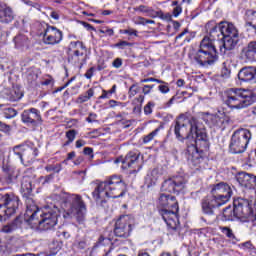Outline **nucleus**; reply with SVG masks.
Masks as SVG:
<instances>
[{
	"instance_id": "1",
	"label": "nucleus",
	"mask_w": 256,
	"mask_h": 256,
	"mask_svg": "<svg viewBox=\"0 0 256 256\" xmlns=\"http://www.w3.org/2000/svg\"><path fill=\"white\" fill-rule=\"evenodd\" d=\"M170 131H173L176 139L181 143L187 141L186 159L190 165L199 167L205 159L203 151L209 149V139L203 122L193 117L185 118L184 115H180L171 125Z\"/></svg>"
},
{
	"instance_id": "2",
	"label": "nucleus",
	"mask_w": 256,
	"mask_h": 256,
	"mask_svg": "<svg viewBox=\"0 0 256 256\" xmlns=\"http://www.w3.org/2000/svg\"><path fill=\"white\" fill-rule=\"evenodd\" d=\"M25 219L31 225H37L40 231H51L59 219V207L54 204L46 206L43 211L39 210L32 198L26 197Z\"/></svg>"
},
{
	"instance_id": "3",
	"label": "nucleus",
	"mask_w": 256,
	"mask_h": 256,
	"mask_svg": "<svg viewBox=\"0 0 256 256\" xmlns=\"http://www.w3.org/2000/svg\"><path fill=\"white\" fill-rule=\"evenodd\" d=\"M92 195L97 205H105L107 199H118L125 195V182L119 176H112L109 180L96 185Z\"/></svg>"
},
{
	"instance_id": "4",
	"label": "nucleus",
	"mask_w": 256,
	"mask_h": 256,
	"mask_svg": "<svg viewBox=\"0 0 256 256\" xmlns=\"http://www.w3.org/2000/svg\"><path fill=\"white\" fill-rule=\"evenodd\" d=\"M56 199H61V207L64 210V219H76L78 223L85 220L87 215V204L83 201V197L79 194L63 193L60 196H55Z\"/></svg>"
},
{
	"instance_id": "5",
	"label": "nucleus",
	"mask_w": 256,
	"mask_h": 256,
	"mask_svg": "<svg viewBox=\"0 0 256 256\" xmlns=\"http://www.w3.org/2000/svg\"><path fill=\"white\" fill-rule=\"evenodd\" d=\"M222 100L232 111H241L251 107L256 101V96L251 90L230 88L224 91Z\"/></svg>"
},
{
	"instance_id": "6",
	"label": "nucleus",
	"mask_w": 256,
	"mask_h": 256,
	"mask_svg": "<svg viewBox=\"0 0 256 256\" xmlns=\"http://www.w3.org/2000/svg\"><path fill=\"white\" fill-rule=\"evenodd\" d=\"M159 207H163L159 210L163 221L170 229H177L179 225V203L175 196H171L167 193L160 194L158 199Z\"/></svg>"
},
{
	"instance_id": "7",
	"label": "nucleus",
	"mask_w": 256,
	"mask_h": 256,
	"mask_svg": "<svg viewBox=\"0 0 256 256\" xmlns=\"http://www.w3.org/2000/svg\"><path fill=\"white\" fill-rule=\"evenodd\" d=\"M193 59L201 67L213 65L219 59L217 48L209 36H205L200 42L198 50L193 54Z\"/></svg>"
},
{
	"instance_id": "8",
	"label": "nucleus",
	"mask_w": 256,
	"mask_h": 256,
	"mask_svg": "<svg viewBox=\"0 0 256 256\" xmlns=\"http://www.w3.org/2000/svg\"><path fill=\"white\" fill-rule=\"evenodd\" d=\"M223 42L220 46L221 55H225L227 51H233L239 43V30L235 24L231 22H222Z\"/></svg>"
},
{
	"instance_id": "9",
	"label": "nucleus",
	"mask_w": 256,
	"mask_h": 256,
	"mask_svg": "<svg viewBox=\"0 0 256 256\" xmlns=\"http://www.w3.org/2000/svg\"><path fill=\"white\" fill-rule=\"evenodd\" d=\"M249 141H251V131L244 128L238 129L231 137L229 149L234 154L245 153Z\"/></svg>"
},
{
	"instance_id": "10",
	"label": "nucleus",
	"mask_w": 256,
	"mask_h": 256,
	"mask_svg": "<svg viewBox=\"0 0 256 256\" xmlns=\"http://www.w3.org/2000/svg\"><path fill=\"white\" fill-rule=\"evenodd\" d=\"M3 204H0V223L7 221V217L15 215L19 209V197L13 193H6L2 196Z\"/></svg>"
},
{
	"instance_id": "11",
	"label": "nucleus",
	"mask_w": 256,
	"mask_h": 256,
	"mask_svg": "<svg viewBox=\"0 0 256 256\" xmlns=\"http://www.w3.org/2000/svg\"><path fill=\"white\" fill-rule=\"evenodd\" d=\"M68 51L72 54L71 61L81 69L87 63V47L82 41H72L68 46Z\"/></svg>"
},
{
	"instance_id": "12",
	"label": "nucleus",
	"mask_w": 256,
	"mask_h": 256,
	"mask_svg": "<svg viewBox=\"0 0 256 256\" xmlns=\"http://www.w3.org/2000/svg\"><path fill=\"white\" fill-rule=\"evenodd\" d=\"M135 227V218L131 215L120 216L115 223L114 234L116 237L127 239Z\"/></svg>"
},
{
	"instance_id": "13",
	"label": "nucleus",
	"mask_w": 256,
	"mask_h": 256,
	"mask_svg": "<svg viewBox=\"0 0 256 256\" xmlns=\"http://www.w3.org/2000/svg\"><path fill=\"white\" fill-rule=\"evenodd\" d=\"M211 194L214 199H216L222 205L229 203V200L233 196V190L231 186L225 182H220L211 186Z\"/></svg>"
},
{
	"instance_id": "14",
	"label": "nucleus",
	"mask_w": 256,
	"mask_h": 256,
	"mask_svg": "<svg viewBox=\"0 0 256 256\" xmlns=\"http://www.w3.org/2000/svg\"><path fill=\"white\" fill-rule=\"evenodd\" d=\"M55 179V174H49L47 176H41L39 180L35 176H24L21 184V191H23L24 195H31V192L35 189V185L37 183H51V181Z\"/></svg>"
},
{
	"instance_id": "15",
	"label": "nucleus",
	"mask_w": 256,
	"mask_h": 256,
	"mask_svg": "<svg viewBox=\"0 0 256 256\" xmlns=\"http://www.w3.org/2000/svg\"><path fill=\"white\" fill-rule=\"evenodd\" d=\"M13 153L21 163H31L35 157L38 155L37 148H31L27 145H18L13 148Z\"/></svg>"
},
{
	"instance_id": "16",
	"label": "nucleus",
	"mask_w": 256,
	"mask_h": 256,
	"mask_svg": "<svg viewBox=\"0 0 256 256\" xmlns=\"http://www.w3.org/2000/svg\"><path fill=\"white\" fill-rule=\"evenodd\" d=\"M185 188V178L182 176H174L165 180L162 184L161 191L163 193H179Z\"/></svg>"
},
{
	"instance_id": "17",
	"label": "nucleus",
	"mask_w": 256,
	"mask_h": 256,
	"mask_svg": "<svg viewBox=\"0 0 256 256\" xmlns=\"http://www.w3.org/2000/svg\"><path fill=\"white\" fill-rule=\"evenodd\" d=\"M45 25L46 28L43 35L45 45H59L63 41V32L55 26Z\"/></svg>"
},
{
	"instance_id": "18",
	"label": "nucleus",
	"mask_w": 256,
	"mask_h": 256,
	"mask_svg": "<svg viewBox=\"0 0 256 256\" xmlns=\"http://www.w3.org/2000/svg\"><path fill=\"white\" fill-rule=\"evenodd\" d=\"M139 152L132 151L129 152L125 158L120 157L114 160V163L117 165L118 163H122V169H136L137 162L139 161Z\"/></svg>"
},
{
	"instance_id": "19",
	"label": "nucleus",
	"mask_w": 256,
	"mask_h": 256,
	"mask_svg": "<svg viewBox=\"0 0 256 256\" xmlns=\"http://www.w3.org/2000/svg\"><path fill=\"white\" fill-rule=\"evenodd\" d=\"M22 123H26L27 125H37V123H41V112L37 108H30L28 110H24L21 114Z\"/></svg>"
},
{
	"instance_id": "20",
	"label": "nucleus",
	"mask_w": 256,
	"mask_h": 256,
	"mask_svg": "<svg viewBox=\"0 0 256 256\" xmlns=\"http://www.w3.org/2000/svg\"><path fill=\"white\" fill-rule=\"evenodd\" d=\"M236 181L241 185V187H245V189H255L256 177L253 174L239 172L236 175Z\"/></svg>"
},
{
	"instance_id": "21",
	"label": "nucleus",
	"mask_w": 256,
	"mask_h": 256,
	"mask_svg": "<svg viewBox=\"0 0 256 256\" xmlns=\"http://www.w3.org/2000/svg\"><path fill=\"white\" fill-rule=\"evenodd\" d=\"M221 206L222 204L219 203L216 199H214L213 196L206 197L201 201V209L204 215H215V209Z\"/></svg>"
},
{
	"instance_id": "22",
	"label": "nucleus",
	"mask_w": 256,
	"mask_h": 256,
	"mask_svg": "<svg viewBox=\"0 0 256 256\" xmlns=\"http://www.w3.org/2000/svg\"><path fill=\"white\" fill-rule=\"evenodd\" d=\"M223 22H220L219 24H215L213 22H210L206 25V29L209 30L208 39L212 41V43L215 44L216 39H223Z\"/></svg>"
},
{
	"instance_id": "23",
	"label": "nucleus",
	"mask_w": 256,
	"mask_h": 256,
	"mask_svg": "<svg viewBox=\"0 0 256 256\" xmlns=\"http://www.w3.org/2000/svg\"><path fill=\"white\" fill-rule=\"evenodd\" d=\"M242 59H247V61H255L256 59V40L250 41L240 53Z\"/></svg>"
},
{
	"instance_id": "24",
	"label": "nucleus",
	"mask_w": 256,
	"mask_h": 256,
	"mask_svg": "<svg viewBox=\"0 0 256 256\" xmlns=\"http://www.w3.org/2000/svg\"><path fill=\"white\" fill-rule=\"evenodd\" d=\"M134 11H138L139 13H146L148 17H151L152 19H155L159 17L160 19H165V15L163 14V11H155L152 7L140 5L136 8H134Z\"/></svg>"
},
{
	"instance_id": "25",
	"label": "nucleus",
	"mask_w": 256,
	"mask_h": 256,
	"mask_svg": "<svg viewBox=\"0 0 256 256\" xmlns=\"http://www.w3.org/2000/svg\"><path fill=\"white\" fill-rule=\"evenodd\" d=\"M14 20L15 12L13 11V8L5 6L4 8L0 9V23L9 25V23H12Z\"/></svg>"
},
{
	"instance_id": "26",
	"label": "nucleus",
	"mask_w": 256,
	"mask_h": 256,
	"mask_svg": "<svg viewBox=\"0 0 256 256\" xmlns=\"http://www.w3.org/2000/svg\"><path fill=\"white\" fill-rule=\"evenodd\" d=\"M238 79L247 83L255 79V67H244L238 73Z\"/></svg>"
},
{
	"instance_id": "27",
	"label": "nucleus",
	"mask_w": 256,
	"mask_h": 256,
	"mask_svg": "<svg viewBox=\"0 0 256 256\" xmlns=\"http://www.w3.org/2000/svg\"><path fill=\"white\" fill-rule=\"evenodd\" d=\"M161 171H159V168H154L150 173L146 176V183L148 187H153V185L157 184V181L161 179Z\"/></svg>"
},
{
	"instance_id": "28",
	"label": "nucleus",
	"mask_w": 256,
	"mask_h": 256,
	"mask_svg": "<svg viewBox=\"0 0 256 256\" xmlns=\"http://www.w3.org/2000/svg\"><path fill=\"white\" fill-rule=\"evenodd\" d=\"M224 221H235L237 219V214L235 212V207L228 206L223 211Z\"/></svg>"
},
{
	"instance_id": "29",
	"label": "nucleus",
	"mask_w": 256,
	"mask_h": 256,
	"mask_svg": "<svg viewBox=\"0 0 256 256\" xmlns=\"http://www.w3.org/2000/svg\"><path fill=\"white\" fill-rule=\"evenodd\" d=\"M95 95V90H93V88H90L87 90L86 93L81 94L77 100L76 103H87V101H89V99H91V97H93Z\"/></svg>"
},
{
	"instance_id": "30",
	"label": "nucleus",
	"mask_w": 256,
	"mask_h": 256,
	"mask_svg": "<svg viewBox=\"0 0 256 256\" xmlns=\"http://www.w3.org/2000/svg\"><path fill=\"white\" fill-rule=\"evenodd\" d=\"M15 47L20 49V47H24L25 43H27V36L23 34H19L14 38Z\"/></svg>"
},
{
	"instance_id": "31",
	"label": "nucleus",
	"mask_w": 256,
	"mask_h": 256,
	"mask_svg": "<svg viewBox=\"0 0 256 256\" xmlns=\"http://www.w3.org/2000/svg\"><path fill=\"white\" fill-rule=\"evenodd\" d=\"M159 131H160V129L156 128L154 131H152L148 135L144 136L143 143L145 145H147V143H151V141H153V139H155V137H157V134L159 133Z\"/></svg>"
},
{
	"instance_id": "32",
	"label": "nucleus",
	"mask_w": 256,
	"mask_h": 256,
	"mask_svg": "<svg viewBox=\"0 0 256 256\" xmlns=\"http://www.w3.org/2000/svg\"><path fill=\"white\" fill-rule=\"evenodd\" d=\"M75 137H77V132L75 130H68L66 132V139L67 141L65 142L64 145H70V143H73L75 141Z\"/></svg>"
},
{
	"instance_id": "33",
	"label": "nucleus",
	"mask_w": 256,
	"mask_h": 256,
	"mask_svg": "<svg viewBox=\"0 0 256 256\" xmlns=\"http://www.w3.org/2000/svg\"><path fill=\"white\" fill-rule=\"evenodd\" d=\"M220 231L223 233V235H226L228 239H235V234L231 228L227 226H220Z\"/></svg>"
},
{
	"instance_id": "34",
	"label": "nucleus",
	"mask_w": 256,
	"mask_h": 256,
	"mask_svg": "<svg viewBox=\"0 0 256 256\" xmlns=\"http://www.w3.org/2000/svg\"><path fill=\"white\" fill-rule=\"evenodd\" d=\"M17 229V223L12 222L10 224L4 225L1 229L2 233H13Z\"/></svg>"
},
{
	"instance_id": "35",
	"label": "nucleus",
	"mask_w": 256,
	"mask_h": 256,
	"mask_svg": "<svg viewBox=\"0 0 256 256\" xmlns=\"http://www.w3.org/2000/svg\"><path fill=\"white\" fill-rule=\"evenodd\" d=\"M4 117L6 119H13V117H17V110L13 108H6L4 110Z\"/></svg>"
},
{
	"instance_id": "36",
	"label": "nucleus",
	"mask_w": 256,
	"mask_h": 256,
	"mask_svg": "<svg viewBox=\"0 0 256 256\" xmlns=\"http://www.w3.org/2000/svg\"><path fill=\"white\" fill-rule=\"evenodd\" d=\"M221 77L224 79H229L231 77V69L227 67L226 63H223V68L221 70Z\"/></svg>"
},
{
	"instance_id": "37",
	"label": "nucleus",
	"mask_w": 256,
	"mask_h": 256,
	"mask_svg": "<svg viewBox=\"0 0 256 256\" xmlns=\"http://www.w3.org/2000/svg\"><path fill=\"white\" fill-rule=\"evenodd\" d=\"M139 93V86L137 84H133L128 91L129 97H135Z\"/></svg>"
},
{
	"instance_id": "38",
	"label": "nucleus",
	"mask_w": 256,
	"mask_h": 256,
	"mask_svg": "<svg viewBox=\"0 0 256 256\" xmlns=\"http://www.w3.org/2000/svg\"><path fill=\"white\" fill-rule=\"evenodd\" d=\"M155 107V103L148 102L147 105L144 107L145 115H151L153 113V108Z\"/></svg>"
},
{
	"instance_id": "39",
	"label": "nucleus",
	"mask_w": 256,
	"mask_h": 256,
	"mask_svg": "<svg viewBox=\"0 0 256 256\" xmlns=\"http://www.w3.org/2000/svg\"><path fill=\"white\" fill-rule=\"evenodd\" d=\"M131 46V43L125 41V40H122L116 44H114V47H117L118 49H125V47H129Z\"/></svg>"
},
{
	"instance_id": "40",
	"label": "nucleus",
	"mask_w": 256,
	"mask_h": 256,
	"mask_svg": "<svg viewBox=\"0 0 256 256\" xmlns=\"http://www.w3.org/2000/svg\"><path fill=\"white\" fill-rule=\"evenodd\" d=\"M158 91H160V93L166 94L169 93L170 89H169V84H160L158 86Z\"/></svg>"
},
{
	"instance_id": "41",
	"label": "nucleus",
	"mask_w": 256,
	"mask_h": 256,
	"mask_svg": "<svg viewBox=\"0 0 256 256\" xmlns=\"http://www.w3.org/2000/svg\"><path fill=\"white\" fill-rule=\"evenodd\" d=\"M0 131H2V133H9L11 131V126L0 121Z\"/></svg>"
},
{
	"instance_id": "42",
	"label": "nucleus",
	"mask_w": 256,
	"mask_h": 256,
	"mask_svg": "<svg viewBox=\"0 0 256 256\" xmlns=\"http://www.w3.org/2000/svg\"><path fill=\"white\" fill-rule=\"evenodd\" d=\"M113 67H115V69H120V67H122L123 65V60L121 58H116L113 63H112Z\"/></svg>"
},
{
	"instance_id": "43",
	"label": "nucleus",
	"mask_w": 256,
	"mask_h": 256,
	"mask_svg": "<svg viewBox=\"0 0 256 256\" xmlns=\"http://www.w3.org/2000/svg\"><path fill=\"white\" fill-rule=\"evenodd\" d=\"M153 87H155V85H144V87L142 88V93L144 95H149V93H151V89H153Z\"/></svg>"
},
{
	"instance_id": "44",
	"label": "nucleus",
	"mask_w": 256,
	"mask_h": 256,
	"mask_svg": "<svg viewBox=\"0 0 256 256\" xmlns=\"http://www.w3.org/2000/svg\"><path fill=\"white\" fill-rule=\"evenodd\" d=\"M93 73H95V68L91 67L86 71L84 77H86V79H91L93 77Z\"/></svg>"
},
{
	"instance_id": "45",
	"label": "nucleus",
	"mask_w": 256,
	"mask_h": 256,
	"mask_svg": "<svg viewBox=\"0 0 256 256\" xmlns=\"http://www.w3.org/2000/svg\"><path fill=\"white\" fill-rule=\"evenodd\" d=\"M122 33H124V35H134L135 37H137V30L135 29H126L123 30Z\"/></svg>"
},
{
	"instance_id": "46",
	"label": "nucleus",
	"mask_w": 256,
	"mask_h": 256,
	"mask_svg": "<svg viewBox=\"0 0 256 256\" xmlns=\"http://www.w3.org/2000/svg\"><path fill=\"white\" fill-rule=\"evenodd\" d=\"M182 12L183 8H181V6H176L173 10V15L174 17H179V15H181Z\"/></svg>"
},
{
	"instance_id": "47",
	"label": "nucleus",
	"mask_w": 256,
	"mask_h": 256,
	"mask_svg": "<svg viewBox=\"0 0 256 256\" xmlns=\"http://www.w3.org/2000/svg\"><path fill=\"white\" fill-rule=\"evenodd\" d=\"M84 155H88L89 157L93 158V148L86 147L83 151Z\"/></svg>"
},
{
	"instance_id": "48",
	"label": "nucleus",
	"mask_w": 256,
	"mask_h": 256,
	"mask_svg": "<svg viewBox=\"0 0 256 256\" xmlns=\"http://www.w3.org/2000/svg\"><path fill=\"white\" fill-rule=\"evenodd\" d=\"M242 247H244V249H255V247L253 246V244L251 243V241H247L242 243Z\"/></svg>"
},
{
	"instance_id": "49",
	"label": "nucleus",
	"mask_w": 256,
	"mask_h": 256,
	"mask_svg": "<svg viewBox=\"0 0 256 256\" xmlns=\"http://www.w3.org/2000/svg\"><path fill=\"white\" fill-rule=\"evenodd\" d=\"M97 119V114L90 113L89 117L86 118L88 123H93Z\"/></svg>"
},
{
	"instance_id": "50",
	"label": "nucleus",
	"mask_w": 256,
	"mask_h": 256,
	"mask_svg": "<svg viewBox=\"0 0 256 256\" xmlns=\"http://www.w3.org/2000/svg\"><path fill=\"white\" fill-rule=\"evenodd\" d=\"M109 105H110V107H118V105H123V103H121V102H118V101H116V100H110L109 101Z\"/></svg>"
},
{
	"instance_id": "51",
	"label": "nucleus",
	"mask_w": 256,
	"mask_h": 256,
	"mask_svg": "<svg viewBox=\"0 0 256 256\" xmlns=\"http://www.w3.org/2000/svg\"><path fill=\"white\" fill-rule=\"evenodd\" d=\"M83 26L85 27V29H87V31H95V28L87 22H83Z\"/></svg>"
},
{
	"instance_id": "52",
	"label": "nucleus",
	"mask_w": 256,
	"mask_h": 256,
	"mask_svg": "<svg viewBox=\"0 0 256 256\" xmlns=\"http://www.w3.org/2000/svg\"><path fill=\"white\" fill-rule=\"evenodd\" d=\"M52 84H53V78H48L41 82V85H45V86L52 85Z\"/></svg>"
},
{
	"instance_id": "53",
	"label": "nucleus",
	"mask_w": 256,
	"mask_h": 256,
	"mask_svg": "<svg viewBox=\"0 0 256 256\" xmlns=\"http://www.w3.org/2000/svg\"><path fill=\"white\" fill-rule=\"evenodd\" d=\"M138 25H147V19L143 17H138Z\"/></svg>"
},
{
	"instance_id": "54",
	"label": "nucleus",
	"mask_w": 256,
	"mask_h": 256,
	"mask_svg": "<svg viewBox=\"0 0 256 256\" xmlns=\"http://www.w3.org/2000/svg\"><path fill=\"white\" fill-rule=\"evenodd\" d=\"M85 141L84 140H77L76 141V147L77 149H81V147H84Z\"/></svg>"
},
{
	"instance_id": "55",
	"label": "nucleus",
	"mask_w": 256,
	"mask_h": 256,
	"mask_svg": "<svg viewBox=\"0 0 256 256\" xmlns=\"http://www.w3.org/2000/svg\"><path fill=\"white\" fill-rule=\"evenodd\" d=\"M141 83H155V78H145V79H142Z\"/></svg>"
},
{
	"instance_id": "56",
	"label": "nucleus",
	"mask_w": 256,
	"mask_h": 256,
	"mask_svg": "<svg viewBox=\"0 0 256 256\" xmlns=\"http://www.w3.org/2000/svg\"><path fill=\"white\" fill-rule=\"evenodd\" d=\"M71 159H75V151L69 152L67 155V161H71Z\"/></svg>"
},
{
	"instance_id": "57",
	"label": "nucleus",
	"mask_w": 256,
	"mask_h": 256,
	"mask_svg": "<svg viewBox=\"0 0 256 256\" xmlns=\"http://www.w3.org/2000/svg\"><path fill=\"white\" fill-rule=\"evenodd\" d=\"M5 173H7V175H9V177H11L13 175V171H11V168H9V166H6L3 168Z\"/></svg>"
},
{
	"instance_id": "58",
	"label": "nucleus",
	"mask_w": 256,
	"mask_h": 256,
	"mask_svg": "<svg viewBox=\"0 0 256 256\" xmlns=\"http://www.w3.org/2000/svg\"><path fill=\"white\" fill-rule=\"evenodd\" d=\"M62 167H61V164H56L54 165V173H59L61 171Z\"/></svg>"
},
{
	"instance_id": "59",
	"label": "nucleus",
	"mask_w": 256,
	"mask_h": 256,
	"mask_svg": "<svg viewBox=\"0 0 256 256\" xmlns=\"http://www.w3.org/2000/svg\"><path fill=\"white\" fill-rule=\"evenodd\" d=\"M87 247V243L85 241L78 242V249H85Z\"/></svg>"
},
{
	"instance_id": "60",
	"label": "nucleus",
	"mask_w": 256,
	"mask_h": 256,
	"mask_svg": "<svg viewBox=\"0 0 256 256\" xmlns=\"http://www.w3.org/2000/svg\"><path fill=\"white\" fill-rule=\"evenodd\" d=\"M50 17H52V19H55L56 21L59 20V14L55 11L51 12Z\"/></svg>"
},
{
	"instance_id": "61",
	"label": "nucleus",
	"mask_w": 256,
	"mask_h": 256,
	"mask_svg": "<svg viewBox=\"0 0 256 256\" xmlns=\"http://www.w3.org/2000/svg\"><path fill=\"white\" fill-rule=\"evenodd\" d=\"M84 159L83 156H80L76 159V161L74 162L75 165H81V163H83Z\"/></svg>"
},
{
	"instance_id": "62",
	"label": "nucleus",
	"mask_w": 256,
	"mask_h": 256,
	"mask_svg": "<svg viewBox=\"0 0 256 256\" xmlns=\"http://www.w3.org/2000/svg\"><path fill=\"white\" fill-rule=\"evenodd\" d=\"M176 84H177V87H183L185 85V80L178 79Z\"/></svg>"
},
{
	"instance_id": "63",
	"label": "nucleus",
	"mask_w": 256,
	"mask_h": 256,
	"mask_svg": "<svg viewBox=\"0 0 256 256\" xmlns=\"http://www.w3.org/2000/svg\"><path fill=\"white\" fill-rule=\"evenodd\" d=\"M101 33H106L107 35H113L114 31L113 29H106V30H101Z\"/></svg>"
},
{
	"instance_id": "64",
	"label": "nucleus",
	"mask_w": 256,
	"mask_h": 256,
	"mask_svg": "<svg viewBox=\"0 0 256 256\" xmlns=\"http://www.w3.org/2000/svg\"><path fill=\"white\" fill-rule=\"evenodd\" d=\"M214 119L218 126L223 125V120L219 116H215Z\"/></svg>"
}]
</instances>
